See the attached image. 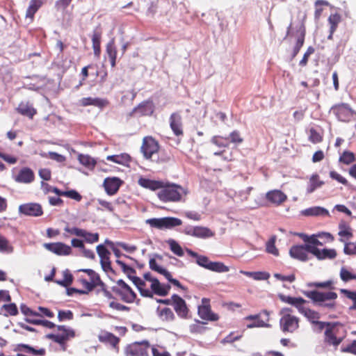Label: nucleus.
I'll list each match as a JSON object with an SVG mask.
<instances>
[{"label": "nucleus", "instance_id": "1", "mask_svg": "<svg viewBox=\"0 0 356 356\" xmlns=\"http://www.w3.org/2000/svg\"><path fill=\"white\" fill-rule=\"evenodd\" d=\"M278 297L282 302L296 307L299 313L302 314L312 324H314L321 317L318 312L305 307L307 300L301 297H291L282 293L279 294Z\"/></svg>", "mask_w": 356, "mask_h": 356}, {"label": "nucleus", "instance_id": "2", "mask_svg": "<svg viewBox=\"0 0 356 356\" xmlns=\"http://www.w3.org/2000/svg\"><path fill=\"white\" fill-rule=\"evenodd\" d=\"M304 294L319 307L329 310H334L337 307V293L333 291L321 292L317 290L305 291Z\"/></svg>", "mask_w": 356, "mask_h": 356}, {"label": "nucleus", "instance_id": "3", "mask_svg": "<svg viewBox=\"0 0 356 356\" xmlns=\"http://www.w3.org/2000/svg\"><path fill=\"white\" fill-rule=\"evenodd\" d=\"M280 327L284 333H295L300 327V318L292 314V309L284 307L280 312Z\"/></svg>", "mask_w": 356, "mask_h": 356}, {"label": "nucleus", "instance_id": "4", "mask_svg": "<svg viewBox=\"0 0 356 356\" xmlns=\"http://www.w3.org/2000/svg\"><path fill=\"white\" fill-rule=\"evenodd\" d=\"M186 194L187 191L181 186L164 182L163 187L157 193V196L163 202H175L181 201L182 195Z\"/></svg>", "mask_w": 356, "mask_h": 356}, {"label": "nucleus", "instance_id": "5", "mask_svg": "<svg viewBox=\"0 0 356 356\" xmlns=\"http://www.w3.org/2000/svg\"><path fill=\"white\" fill-rule=\"evenodd\" d=\"M116 284V286L112 287L113 292L123 302L133 303L136 298V294L132 289L122 280H118Z\"/></svg>", "mask_w": 356, "mask_h": 356}, {"label": "nucleus", "instance_id": "6", "mask_svg": "<svg viewBox=\"0 0 356 356\" xmlns=\"http://www.w3.org/2000/svg\"><path fill=\"white\" fill-rule=\"evenodd\" d=\"M145 222L151 227L158 229H172L182 224L181 220L175 217L153 218L146 220Z\"/></svg>", "mask_w": 356, "mask_h": 356}, {"label": "nucleus", "instance_id": "7", "mask_svg": "<svg viewBox=\"0 0 356 356\" xmlns=\"http://www.w3.org/2000/svg\"><path fill=\"white\" fill-rule=\"evenodd\" d=\"M159 147V143L155 138L145 136L143 139L140 151L145 159L152 161Z\"/></svg>", "mask_w": 356, "mask_h": 356}, {"label": "nucleus", "instance_id": "8", "mask_svg": "<svg viewBox=\"0 0 356 356\" xmlns=\"http://www.w3.org/2000/svg\"><path fill=\"white\" fill-rule=\"evenodd\" d=\"M243 320L250 321V323L246 325L248 329L254 327H269L270 312L264 309L259 314L245 316Z\"/></svg>", "mask_w": 356, "mask_h": 356}, {"label": "nucleus", "instance_id": "9", "mask_svg": "<svg viewBox=\"0 0 356 356\" xmlns=\"http://www.w3.org/2000/svg\"><path fill=\"white\" fill-rule=\"evenodd\" d=\"M197 314L199 317L205 321L214 322L219 319V315L213 312L211 309V300L207 298H203L201 304L197 307Z\"/></svg>", "mask_w": 356, "mask_h": 356}, {"label": "nucleus", "instance_id": "10", "mask_svg": "<svg viewBox=\"0 0 356 356\" xmlns=\"http://www.w3.org/2000/svg\"><path fill=\"white\" fill-rule=\"evenodd\" d=\"M57 330L58 333L49 334L47 337L60 346H65L68 340L75 337L74 330L65 325H57Z\"/></svg>", "mask_w": 356, "mask_h": 356}, {"label": "nucleus", "instance_id": "11", "mask_svg": "<svg viewBox=\"0 0 356 356\" xmlns=\"http://www.w3.org/2000/svg\"><path fill=\"white\" fill-rule=\"evenodd\" d=\"M78 271L86 273L89 277V280L83 276L77 279V282L83 287V291L88 293L97 287V284L99 282V275L97 273L92 269H80Z\"/></svg>", "mask_w": 356, "mask_h": 356}, {"label": "nucleus", "instance_id": "12", "mask_svg": "<svg viewBox=\"0 0 356 356\" xmlns=\"http://www.w3.org/2000/svg\"><path fill=\"white\" fill-rule=\"evenodd\" d=\"M196 263L207 270L217 272L225 273L229 271V267L225 266L223 263L219 261H211L209 258L204 255H200L196 259Z\"/></svg>", "mask_w": 356, "mask_h": 356}, {"label": "nucleus", "instance_id": "13", "mask_svg": "<svg viewBox=\"0 0 356 356\" xmlns=\"http://www.w3.org/2000/svg\"><path fill=\"white\" fill-rule=\"evenodd\" d=\"M150 343L147 341L129 344L125 349V356H149Z\"/></svg>", "mask_w": 356, "mask_h": 356}, {"label": "nucleus", "instance_id": "14", "mask_svg": "<svg viewBox=\"0 0 356 356\" xmlns=\"http://www.w3.org/2000/svg\"><path fill=\"white\" fill-rule=\"evenodd\" d=\"M143 277L144 281L150 283L149 287L153 290L156 295L165 296L168 294L170 289V286L169 284H161L156 278L152 276L150 273H145Z\"/></svg>", "mask_w": 356, "mask_h": 356}, {"label": "nucleus", "instance_id": "15", "mask_svg": "<svg viewBox=\"0 0 356 356\" xmlns=\"http://www.w3.org/2000/svg\"><path fill=\"white\" fill-rule=\"evenodd\" d=\"M342 341V338L337 337L334 324H327V327L324 332L323 343L337 349Z\"/></svg>", "mask_w": 356, "mask_h": 356}, {"label": "nucleus", "instance_id": "16", "mask_svg": "<svg viewBox=\"0 0 356 356\" xmlns=\"http://www.w3.org/2000/svg\"><path fill=\"white\" fill-rule=\"evenodd\" d=\"M172 307L177 316L183 319L188 318L190 310L186 301L177 294L172 295Z\"/></svg>", "mask_w": 356, "mask_h": 356}, {"label": "nucleus", "instance_id": "17", "mask_svg": "<svg viewBox=\"0 0 356 356\" xmlns=\"http://www.w3.org/2000/svg\"><path fill=\"white\" fill-rule=\"evenodd\" d=\"M313 247L312 245H293L289 250L290 256L301 261H306L308 260V253L309 252V249Z\"/></svg>", "mask_w": 356, "mask_h": 356}, {"label": "nucleus", "instance_id": "18", "mask_svg": "<svg viewBox=\"0 0 356 356\" xmlns=\"http://www.w3.org/2000/svg\"><path fill=\"white\" fill-rule=\"evenodd\" d=\"M335 111L337 117L342 122H350L356 119V112L348 104L339 105Z\"/></svg>", "mask_w": 356, "mask_h": 356}, {"label": "nucleus", "instance_id": "19", "mask_svg": "<svg viewBox=\"0 0 356 356\" xmlns=\"http://www.w3.org/2000/svg\"><path fill=\"white\" fill-rule=\"evenodd\" d=\"M19 211L25 216L38 217L43 214L42 206L38 203H26L19 207Z\"/></svg>", "mask_w": 356, "mask_h": 356}, {"label": "nucleus", "instance_id": "20", "mask_svg": "<svg viewBox=\"0 0 356 356\" xmlns=\"http://www.w3.org/2000/svg\"><path fill=\"white\" fill-rule=\"evenodd\" d=\"M265 198L269 203L277 207L286 201L287 195L280 190L274 189L268 191Z\"/></svg>", "mask_w": 356, "mask_h": 356}, {"label": "nucleus", "instance_id": "21", "mask_svg": "<svg viewBox=\"0 0 356 356\" xmlns=\"http://www.w3.org/2000/svg\"><path fill=\"white\" fill-rule=\"evenodd\" d=\"M16 182L22 184H31L35 179V174L33 170L28 167L21 168L17 175L13 176Z\"/></svg>", "mask_w": 356, "mask_h": 356}, {"label": "nucleus", "instance_id": "22", "mask_svg": "<svg viewBox=\"0 0 356 356\" xmlns=\"http://www.w3.org/2000/svg\"><path fill=\"white\" fill-rule=\"evenodd\" d=\"M44 246L57 255H70L72 252L71 247L61 242L45 243Z\"/></svg>", "mask_w": 356, "mask_h": 356}, {"label": "nucleus", "instance_id": "23", "mask_svg": "<svg viewBox=\"0 0 356 356\" xmlns=\"http://www.w3.org/2000/svg\"><path fill=\"white\" fill-rule=\"evenodd\" d=\"M123 181L118 177H106L104 180L103 186L108 195H113L118 191Z\"/></svg>", "mask_w": 356, "mask_h": 356}, {"label": "nucleus", "instance_id": "24", "mask_svg": "<svg viewBox=\"0 0 356 356\" xmlns=\"http://www.w3.org/2000/svg\"><path fill=\"white\" fill-rule=\"evenodd\" d=\"M97 252L100 257V263L103 270L106 272L112 270L111 264L110 261V252L104 245H99L97 246Z\"/></svg>", "mask_w": 356, "mask_h": 356}, {"label": "nucleus", "instance_id": "25", "mask_svg": "<svg viewBox=\"0 0 356 356\" xmlns=\"http://www.w3.org/2000/svg\"><path fill=\"white\" fill-rule=\"evenodd\" d=\"M110 102L107 99L92 98L90 97H83L79 100V105L81 106H94L100 109L104 108L109 105Z\"/></svg>", "mask_w": 356, "mask_h": 356}, {"label": "nucleus", "instance_id": "26", "mask_svg": "<svg viewBox=\"0 0 356 356\" xmlns=\"http://www.w3.org/2000/svg\"><path fill=\"white\" fill-rule=\"evenodd\" d=\"M133 283L138 288L140 295L146 298H152L153 295L155 294L153 290L148 286L147 284V282H145L138 277L132 276L131 278Z\"/></svg>", "mask_w": 356, "mask_h": 356}, {"label": "nucleus", "instance_id": "27", "mask_svg": "<svg viewBox=\"0 0 356 356\" xmlns=\"http://www.w3.org/2000/svg\"><path fill=\"white\" fill-rule=\"evenodd\" d=\"M309 252L314 254L318 259H334L337 254V251L334 249H323L320 250L317 247L313 246L309 249Z\"/></svg>", "mask_w": 356, "mask_h": 356}, {"label": "nucleus", "instance_id": "28", "mask_svg": "<svg viewBox=\"0 0 356 356\" xmlns=\"http://www.w3.org/2000/svg\"><path fill=\"white\" fill-rule=\"evenodd\" d=\"M170 127L176 136H183L181 116L177 113H173L170 117Z\"/></svg>", "mask_w": 356, "mask_h": 356}, {"label": "nucleus", "instance_id": "29", "mask_svg": "<svg viewBox=\"0 0 356 356\" xmlns=\"http://www.w3.org/2000/svg\"><path fill=\"white\" fill-rule=\"evenodd\" d=\"M138 184L146 189H149L152 191L157 190L160 191L163 187L164 181L159 180H154L145 177H140L138 181Z\"/></svg>", "mask_w": 356, "mask_h": 356}, {"label": "nucleus", "instance_id": "30", "mask_svg": "<svg viewBox=\"0 0 356 356\" xmlns=\"http://www.w3.org/2000/svg\"><path fill=\"white\" fill-rule=\"evenodd\" d=\"M324 184L325 182L321 179L319 175L314 173L309 178L306 192L307 194H311L316 189L321 188Z\"/></svg>", "mask_w": 356, "mask_h": 356}, {"label": "nucleus", "instance_id": "31", "mask_svg": "<svg viewBox=\"0 0 356 356\" xmlns=\"http://www.w3.org/2000/svg\"><path fill=\"white\" fill-rule=\"evenodd\" d=\"M168 3L165 0H154L147 9V13L154 15L156 13L161 15L166 13V7Z\"/></svg>", "mask_w": 356, "mask_h": 356}, {"label": "nucleus", "instance_id": "32", "mask_svg": "<svg viewBox=\"0 0 356 356\" xmlns=\"http://www.w3.org/2000/svg\"><path fill=\"white\" fill-rule=\"evenodd\" d=\"M154 112V105L151 101H145L134 108L131 112L133 113H138L140 116L150 115Z\"/></svg>", "mask_w": 356, "mask_h": 356}, {"label": "nucleus", "instance_id": "33", "mask_svg": "<svg viewBox=\"0 0 356 356\" xmlns=\"http://www.w3.org/2000/svg\"><path fill=\"white\" fill-rule=\"evenodd\" d=\"M16 111L20 115L26 116L29 119H33L34 115L37 113V110L34 108L29 102H20Z\"/></svg>", "mask_w": 356, "mask_h": 356}, {"label": "nucleus", "instance_id": "34", "mask_svg": "<svg viewBox=\"0 0 356 356\" xmlns=\"http://www.w3.org/2000/svg\"><path fill=\"white\" fill-rule=\"evenodd\" d=\"M338 235L341 237L339 241L343 243H345L346 240H349L353 236L351 227L345 220H341L339 223Z\"/></svg>", "mask_w": 356, "mask_h": 356}, {"label": "nucleus", "instance_id": "35", "mask_svg": "<svg viewBox=\"0 0 356 356\" xmlns=\"http://www.w3.org/2000/svg\"><path fill=\"white\" fill-rule=\"evenodd\" d=\"M98 339L100 342L108 343L113 348H116L120 342L118 337L108 332H102L98 335Z\"/></svg>", "mask_w": 356, "mask_h": 356}, {"label": "nucleus", "instance_id": "36", "mask_svg": "<svg viewBox=\"0 0 356 356\" xmlns=\"http://www.w3.org/2000/svg\"><path fill=\"white\" fill-rule=\"evenodd\" d=\"M102 31L100 29H95L92 35V43L94 54L97 58H99L101 54V39Z\"/></svg>", "mask_w": 356, "mask_h": 356}, {"label": "nucleus", "instance_id": "37", "mask_svg": "<svg viewBox=\"0 0 356 356\" xmlns=\"http://www.w3.org/2000/svg\"><path fill=\"white\" fill-rule=\"evenodd\" d=\"M42 0H31L29 2V6L26 12V17L29 18L31 21H33L35 14L42 6Z\"/></svg>", "mask_w": 356, "mask_h": 356}, {"label": "nucleus", "instance_id": "38", "mask_svg": "<svg viewBox=\"0 0 356 356\" xmlns=\"http://www.w3.org/2000/svg\"><path fill=\"white\" fill-rule=\"evenodd\" d=\"M157 314L159 318L162 321L172 322L175 319V315L169 307H163L157 309Z\"/></svg>", "mask_w": 356, "mask_h": 356}, {"label": "nucleus", "instance_id": "39", "mask_svg": "<svg viewBox=\"0 0 356 356\" xmlns=\"http://www.w3.org/2000/svg\"><path fill=\"white\" fill-rule=\"evenodd\" d=\"M131 157L127 154L110 155L106 156V160L120 165H126L130 161Z\"/></svg>", "mask_w": 356, "mask_h": 356}, {"label": "nucleus", "instance_id": "40", "mask_svg": "<svg viewBox=\"0 0 356 356\" xmlns=\"http://www.w3.org/2000/svg\"><path fill=\"white\" fill-rule=\"evenodd\" d=\"M305 216H330L329 211L325 208L320 207H315L305 209L302 211Z\"/></svg>", "mask_w": 356, "mask_h": 356}, {"label": "nucleus", "instance_id": "41", "mask_svg": "<svg viewBox=\"0 0 356 356\" xmlns=\"http://www.w3.org/2000/svg\"><path fill=\"white\" fill-rule=\"evenodd\" d=\"M194 231V237L197 238H206L214 236V232H212L209 228L206 227L195 226Z\"/></svg>", "mask_w": 356, "mask_h": 356}, {"label": "nucleus", "instance_id": "42", "mask_svg": "<svg viewBox=\"0 0 356 356\" xmlns=\"http://www.w3.org/2000/svg\"><path fill=\"white\" fill-rule=\"evenodd\" d=\"M25 321L28 323L35 325H42L44 327H47L49 329H52L54 327H57L55 323L51 322L47 320H43L40 318H26Z\"/></svg>", "mask_w": 356, "mask_h": 356}, {"label": "nucleus", "instance_id": "43", "mask_svg": "<svg viewBox=\"0 0 356 356\" xmlns=\"http://www.w3.org/2000/svg\"><path fill=\"white\" fill-rule=\"evenodd\" d=\"M308 140L313 144L321 143L323 140V131L319 132L314 127L310 128L308 131Z\"/></svg>", "mask_w": 356, "mask_h": 356}, {"label": "nucleus", "instance_id": "44", "mask_svg": "<svg viewBox=\"0 0 356 356\" xmlns=\"http://www.w3.org/2000/svg\"><path fill=\"white\" fill-rule=\"evenodd\" d=\"M14 251V247L9 240L0 234V252L5 254H11Z\"/></svg>", "mask_w": 356, "mask_h": 356}, {"label": "nucleus", "instance_id": "45", "mask_svg": "<svg viewBox=\"0 0 356 356\" xmlns=\"http://www.w3.org/2000/svg\"><path fill=\"white\" fill-rule=\"evenodd\" d=\"M156 156H157V157L156 158V156H154V160L152 161L157 163H167L172 159V154L170 151L160 149V148L159 149L158 152H156Z\"/></svg>", "mask_w": 356, "mask_h": 356}, {"label": "nucleus", "instance_id": "46", "mask_svg": "<svg viewBox=\"0 0 356 356\" xmlns=\"http://www.w3.org/2000/svg\"><path fill=\"white\" fill-rule=\"evenodd\" d=\"M62 274L63 276V279L56 280L54 281V282L60 286L68 287L72 284L73 282V275L68 269H65V270H63Z\"/></svg>", "mask_w": 356, "mask_h": 356}, {"label": "nucleus", "instance_id": "47", "mask_svg": "<svg viewBox=\"0 0 356 356\" xmlns=\"http://www.w3.org/2000/svg\"><path fill=\"white\" fill-rule=\"evenodd\" d=\"M341 21V17L339 15L335 13L330 15V16L328 18V22L330 25V35L328 36V39H332V35L334 32L336 31L338 24Z\"/></svg>", "mask_w": 356, "mask_h": 356}, {"label": "nucleus", "instance_id": "48", "mask_svg": "<svg viewBox=\"0 0 356 356\" xmlns=\"http://www.w3.org/2000/svg\"><path fill=\"white\" fill-rule=\"evenodd\" d=\"M78 160L83 165L89 169H92L96 165V161L89 155L79 154Z\"/></svg>", "mask_w": 356, "mask_h": 356}, {"label": "nucleus", "instance_id": "49", "mask_svg": "<svg viewBox=\"0 0 356 356\" xmlns=\"http://www.w3.org/2000/svg\"><path fill=\"white\" fill-rule=\"evenodd\" d=\"M276 236H272L266 244V250L268 253L274 256H279V250L275 246Z\"/></svg>", "mask_w": 356, "mask_h": 356}, {"label": "nucleus", "instance_id": "50", "mask_svg": "<svg viewBox=\"0 0 356 356\" xmlns=\"http://www.w3.org/2000/svg\"><path fill=\"white\" fill-rule=\"evenodd\" d=\"M339 292L344 295L346 298L352 300L353 305L350 307V309L356 310V290L350 291L346 289H339Z\"/></svg>", "mask_w": 356, "mask_h": 356}, {"label": "nucleus", "instance_id": "51", "mask_svg": "<svg viewBox=\"0 0 356 356\" xmlns=\"http://www.w3.org/2000/svg\"><path fill=\"white\" fill-rule=\"evenodd\" d=\"M355 161V154L350 151H344L339 157V161L346 165H349Z\"/></svg>", "mask_w": 356, "mask_h": 356}, {"label": "nucleus", "instance_id": "52", "mask_svg": "<svg viewBox=\"0 0 356 356\" xmlns=\"http://www.w3.org/2000/svg\"><path fill=\"white\" fill-rule=\"evenodd\" d=\"M168 244L170 246V250L179 257L184 256V251L181 245L175 240L170 239L168 241Z\"/></svg>", "mask_w": 356, "mask_h": 356}, {"label": "nucleus", "instance_id": "53", "mask_svg": "<svg viewBox=\"0 0 356 356\" xmlns=\"http://www.w3.org/2000/svg\"><path fill=\"white\" fill-rule=\"evenodd\" d=\"M211 143L219 147H227L229 145V138L220 136H214L211 140Z\"/></svg>", "mask_w": 356, "mask_h": 356}, {"label": "nucleus", "instance_id": "54", "mask_svg": "<svg viewBox=\"0 0 356 356\" xmlns=\"http://www.w3.org/2000/svg\"><path fill=\"white\" fill-rule=\"evenodd\" d=\"M339 276L341 280L344 282H348L353 280H356V274H353L345 267L341 268Z\"/></svg>", "mask_w": 356, "mask_h": 356}, {"label": "nucleus", "instance_id": "55", "mask_svg": "<svg viewBox=\"0 0 356 356\" xmlns=\"http://www.w3.org/2000/svg\"><path fill=\"white\" fill-rule=\"evenodd\" d=\"M80 237L83 238L85 241L88 243H93L99 241L98 233H90L85 229L82 230V234L81 235Z\"/></svg>", "mask_w": 356, "mask_h": 356}, {"label": "nucleus", "instance_id": "56", "mask_svg": "<svg viewBox=\"0 0 356 356\" xmlns=\"http://www.w3.org/2000/svg\"><path fill=\"white\" fill-rule=\"evenodd\" d=\"M106 52L108 56L109 60L117 58L118 51L113 40H111L106 47Z\"/></svg>", "mask_w": 356, "mask_h": 356}, {"label": "nucleus", "instance_id": "57", "mask_svg": "<svg viewBox=\"0 0 356 356\" xmlns=\"http://www.w3.org/2000/svg\"><path fill=\"white\" fill-rule=\"evenodd\" d=\"M305 30L300 33V35L297 38V41L295 47L293 49L292 58H295L297 54L299 53L301 47L303 46L305 42Z\"/></svg>", "mask_w": 356, "mask_h": 356}, {"label": "nucleus", "instance_id": "58", "mask_svg": "<svg viewBox=\"0 0 356 356\" xmlns=\"http://www.w3.org/2000/svg\"><path fill=\"white\" fill-rule=\"evenodd\" d=\"M149 268L152 270H154V271L163 275V276H165V275L169 276V272L166 269L159 266L157 264V262L155 259H154V258L151 259L149 260Z\"/></svg>", "mask_w": 356, "mask_h": 356}, {"label": "nucleus", "instance_id": "59", "mask_svg": "<svg viewBox=\"0 0 356 356\" xmlns=\"http://www.w3.org/2000/svg\"><path fill=\"white\" fill-rule=\"evenodd\" d=\"M74 318V314L71 310H59L58 319L59 321H71Z\"/></svg>", "mask_w": 356, "mask_h": 356}, {"label": "nucleus", "instance_id": "60", "mask_svg": "<svg viewBox=\"0 0 356 356\" xmlns=\"http://www.w3.org/2000/svg\"><path fill=\"white\" fill-rule=\"evenodd\" d=\"M2 309L6 312V316H16L18 314V309L15 303L4 305Z\"/></svg>", "mask_w": 356, "mask_h": 356}, {"label": "nucleus", "instance_id": "61", "mask_svg": "<svg viewBox=\"0 0 356 356\" xmlns=\"http://www.w3.org/2000/svg\"><path fill=\"white\" fill-rule=\"evenodd\" d=\"M330 177L332 179L337 181L339 183L343 184L344 186H348L349 183L348 180L341 175L339 173L334 170H331L329 173Z\"/></svg>", "mask_w": 356, "mask_h": 356}, {"label": "nucleus", "instance_id": "62", "mask_svg": "<svg viewBox=\"0 0 356 356\" xmlns=\"http://www.w3.org/2000/svg\"><path fill=\"white\" fill-rule=\"evenodd\" d=\"M229 141L235 144H241L243 142V138L241 137V134L238 131L234 130L230 133L229 137Z\"/></svg>", "mask_w": 356, "mask_h": 356}, {"label": "nucleus", "instance_id": "63", "mask_svg": "<svg viewBox=\"0 0 356 356\" xmlns=\"http://www.w3.org/2000/svg\"><path fill=\"white\" fill-rule=\"evenodd\" d=\"M21 312L26 316V318H30L31 316H36L38 315V312L33 310L30 307H29L25 304H22L20 305Z\"/></svg>", "mask_w": 356, "mask_h": 356}, {"label": "nucleus", "instance_id": "64", "mask_svg": "<svg viewBox=\"0 0 356 356\" xmlns=\"http://www.w3.org/2000/svg\"><path fill=\"white\" fill-rule=\"evenodd\" d=\"M343 252L346 254L348 255H354L356 254V242H348L346 243L345 241Z\"/></svg>", "mask_w": 356, "mask_h": 356}]
</instances>
